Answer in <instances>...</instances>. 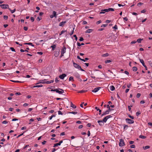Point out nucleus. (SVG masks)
I'll use <instances>...</instances> for the list:
<instances>
[{
    "label": "nucleus",
    "mask_w": 152,
    "mask_h": 152,
    "mask_svg": "<svg viewBox=\"0 0 152 152\" xmlns=\"http://www.w3.org/2000/svg\"><path fill=\"white\" fill-rule=\"evenodd\" d=\"M125 121L126 123L130 124H132L134 123V121L133 120L129 118H126Z\"/></svg>",
    "instance_id": "1"
},
{
    "label": "nucleus",
    "mask_w": 152,
    "mask_h": 152,
    "mask_svg": "<svg viewBox=\"0 0 152 152\" xmlns=\"http://www.w3.org/2000/svg\"><path fill=\"white\" fill-rule=\"evenodd\" d=\"M112 117V116L111 115H108L106 116L103 120V121L104 122L106 123L107 121V120L109 118Z\"/></svg>",
    "instance_id": "2"
},
{
    "label": "nucleus",
    "mask_w": 152,
    "mask_h": 152,
    "mask_svg": "<svg viewBox=\"0 0 152 152\" xmlns=\"http://www.w3.org/2000/svg\"><path fill=\"white\" fill-rule=\"evenodd\" d=\"M112 117V116L111 115H108L106 116L103 120V121L104 122L106 123L107 121V120L109 118Z\"/></svg>",
    "instance_id": "3"
},
{
    "label": "nucleus",
    "mask_w": 152,
    "mask_h": 152,
    "mask_svg": "<svg viewBox=\"0 0 152 152\" xmlns=\"http://www.w3.org/2000/svg\"><path fill=\"white\" fill-rule=\"evenodd\" d=\"M112 117V116L111 115H108L106 116L103 120V121L104 122L106 123L107 121V120L109 118Z\"/></svg>",
    "instance_id": "4"
},
{
    "label": "nucleus",
    "mask_w": 152,
    "mask_h": 152,
    "mask_svg": "<svg viewBox=\"0 0 152 152\" xmlns=\"http://www.w3.org/2000/svg\"><path fill=\"white\" fill-rule=\"evenodd\" d=\"M125 145L124 142V140L123 139H121L120 140V142L119 143V145L120 147L124 146Z\"/></svg>",
    "instance_id": "5"
},
{
    "label": "nucleus",
    "mask_w": 152,
    "mask_h": 152,
    "mask_svg": "<svg viewBox=\"0 0 152 152\" xmlns=\"http://www.w3.org/2000/svg\"><path fill=\"white\" fill-rule=\"evenodd\" d=\"M75 76L78 79V80L80 81H82V79L80 78V75L78 73H75Z\"/></svg>",
    "instance_id": "6"
},
{
    "label": "nucleus",
    "mask_w": 152,
    "mask_h": 152,
    "mask_svg": "<svg viewBox=\"0 0 152 152\" xmlns=\"http://www.w3.org/2000/svg\"><path fill=\"white\" fill-rule=\"evenodd\" d=\"M0 6L3 9L8 8L9 5L7 4H2L0 5Z\"/></svg>",
    "instance_id": "7"
},
{
    "label": "nucleus",
    "mask_w": 152,
    "mask_h": 152,
    "mask_svg": "<svg viewBox=\"0 0 152 152\" xmlns=\"http://www.w3.org/2000/svg\"><path fill=\"white\" fill-rule=\"evenodd\" d=\"M56 93H58L59 94H61L64 93V90L61 88L57 89Z\"/></svg>",
    "instance_id": "8"
},
{
    "label": "nucleus",
    "mask_w": 152,
    "mask_h": 152,
    "mask_svg": "<svg viewBox=\"0 0 152 152\" xmlns=\"http://www.w3.org/2000/svg\"><path fill=\"white\" fill-rule=\"evenodd\" d=\"M101 88V87H98L95 88L94 90L92 91L93 92L96 93Z\"/></svg>",
    "instance_id": "9"
},
{
    "label": "nucleus",
    "mask_w": 152,
    "mask_h": 152,
    "mask_svg": "<svg viewBox=\"0 0 152 152\" xmlns=\"http://www.w3.org/2000/svg\"><path fill=\"white\" fill-rule=\"evenodd\" d=\"M63 142V140L60 141L58 143L54 144L53 147H55L58 145H60L61 143Z\"/></svg>",
    "instance_id": "10"
},
{
    "label": "nucleus",
    "mask_w": 152,
    "mask_h": 152,
    "mask_svg": "<svg viewBox=\"0 0 152 152\" xmlns=\"http://www.w3.org/2000/svg\"><path fill=\"white\" fill-rule=\"evenodd\" d=\"M73 64L74 66L76 68L79 69V68H80V66L75 62L73 63Z\"/></svg>",
    "instance_id": "11"
},
{
    "label": "nucleus",
    "mask_w": 152,
    "mask_h": 152,
    "mask_svg": "<svg viewBox=\"0 0 152 152\" xmlns=\"http://www.w3.org/2000/svg\"><path fill=\"white\" fill-rule=\"evenodd\" d=\"M66 48L64 46L61 50V53L62 54H64L66 53Z\"/></svg>",
    "instance_id": "12"
},
{
    "label": "nucleus",
    "mask_w": 152,
    "mask_h": 152,
    "mask_svg": "<svg viewBox=\"0 0 152 152\" xmlns=\"http://www.w3.org/2000/svg\"><path fill=\"white\" fill-rule=\"evenodd\" d=\"M98 123L99 124V125L101 126H103L104 125V122L103 121L99 120L97 121Z\"/></svg>",
    "instance_id": "13"
},
{
    "label": "nucleus",
    "mask_w": 152,
    "mask_h": 152,
    "mask_svg": "<svg viewBox=\"0 0 152 152\" xmlns=\"http://www.w3.org/2000/svg\"><path fill=\"white\" fill-rule=\"evenodd\" d=\"M66 76L65 74H63L59 76V77L61 79H63Z\"/></svg>",
    "instance_id": "14"
},
{
    "label": "nucleus",
    "mask_w": 152,
    "mask_h": 152,
    "mask_svg": "<svg viewBox=\"0 0 152 152\" xmlns=\"http://www.w3.org/2000/svg\"><path fill=\"white\" fill-rule=\"evenodd\" d=\"M109 111L107 110L105 112L103 113V114L101 115V116H102L107 114H109Z\"/></svg>",
    "instance_id": "15"
},
{
    "label": "nucleus",
    "mask_w": 152,
    "mask_h": 152,
    "mask_svg": "<svg viewBox=\"0 0 152 152\" xmlns=\"http://www.w3.org/2000/svg\"><path fill=\"white\" fill-rule=\"evenodd\" d=\"M66 23V21H62L60 22L59 24V26H63L64 24Z\"/></svg>",
    "instance_id": "16"
},
{
    "label": "nucleus",
    "mask_w": 152,
    "mask_h": 152,
    "mask_svg": "<svg viewBox=\"0 0 152 152\" xmlns=\"http://www.w3.org/2000/svg\"><path fill=\"white\" fill-rule=\"evenodd\" d=\"M140 62L142 64L143 66H144V65H145L144 63V62L143 59H140Z\"/></svg>",
    "instance_id": "17"
},
{
    "label": "nucleus",
    "mask_w": 152,
    "mask_h": 152,
    "mask_svg": "<svg viewBox=\"0 0 152 152\" xmlns=\"http://www.w3.org/2000/svg\"><path fill=\"white\" fill-rule=\"evenodd\" d=\"M25 45H30L32 47H34V45H33L32 43L31 42H28V43H24Z\"/></svg>",
    "instance_id": "18"
},
{
    "label": "nucleus",
    "mask_w": 152,
    "mask_h": 152,
    "mask_svg": "<svg viewBox=\"0 0 152 152\" xmlns=\"http://www.w3.org/2000/svg\"><path fill=\"white\" fill-rule=\"evenodd\" d=\"M110 89L112 91H113L115 89V87L113 86H111L110 87Z\"/></svg>",
    "instance_id": "19"
},
{
    "label": "nucleus",
    "mask_w": 152,
    "mask_h": 152,
    "mask_svg": "<svg viewBox=\"0 0 152 152\" xmlns=\"http://www.w3.org/2000/svg\"><path fill=\"white\" fill-rule=\"evenodd\" d=\"M54 82L53 80H51L50 81H47L46 82V83L47 84H49L53 83Z\"/></svg>",
    "instance_id": "20"
},
{
    "label": "nucleus",
    "mask_w": 152,
    "mask_h": 152,
    "mask_svg": "<svg viewBox=\"0 0 152 152\" xmlns=\"http://www.w3.org/2000/svg\"><path fill=\"white\" fill-rule=\"evenodd\" d=\"M8 9L12 13H14L16 11V9L15 8L13 10H11L10 8H8Z\"/></svg>",
    "instance_id": "21"
},
{
    "label": "nucleus",
    "mask_w": 152,
    "mask_h": 152,
    "mask_svg": "<svg viewBox=\"0 0 152 152\" xmlns=\"http://www.w3.org/2000/svg\"><path fill=\"white\" fill-rule=\"evenodd\" d=\"M109 54L106 53L104 54H103L102 55V57H106L109 56Z\"/></svg>",
    "instance_id": "22"
},
{
    "label": "nucleus",
    "mask_w": 152,
    "mask_h": 152,
    "mask_svg": "<svg viewBox=\"0 0 152 152\" xmlns=\"http://www.w3.org/2000/svg\"><path fill=\"white\" fill-rule=\"evenodd\" d=\"M71 107L73 108H76V106L73 104L72 102H71Z\"/></svg>",
    "instance_id": "23"
},
{
    "label": "nucleus",
    "mask_w": 152,
    "mask_h": 152,
    "mask_svg": "<svg viewBox=\"0 0 152 152\" xmlns=\"http://www.w3.org/2000/svg\"><path fill=\"white\" fill-rule=\"evenodd\" d=\"M56 46L55 45H53L51 46V47L52 48V50H54L55 48H56Z\"/></svg>",
    "instance_id": "24"
},
{
    "label": "nucleus",
    "mask_w": 152,
    "mask_h": 152,
    "mask_svg": "<svg viewBox=\"0 0 152 152\" xmlns=\"http://www.w3.org/2000/svg\"><path fill=\"white\" fill-rule=\"evenodd\" d=\"M93 30L92 29H88L86 31V33H90L92 32V31Z\"/></svg>",
    "instance_id": "25"
},
{
    "label": "nucleus",
    "mask_w": 152,
    "mask_h": 152,
    "mask_svg": "<svg viewBox=\"0 0 152 152\" xmlns=\"http://www.w3.org/2000/svg\"><path fill=\"white\" fill-rule=\"evenodd\" d=\"M42 86V85L41 84L39 85H37L36 86H33V88H36V87H40Z\"/></svg>",
    "instance_id": "26"
},
{
    "label": "nucleus",
    "mask_w": 152,
    "mask_h": 152,
    "mask_svg": "<svg viewBox=\"0 0 152 152\" xmlns=\"http://www.w3.org/2000/svg\"><path fill=\"white\" fill-rule=\"evenodd\" d=\"M137 68L136 66H134L132 67V70L134 71H136L137 70Z\"/></svg>",
    "instance_id": "27"
},
{
    "label": "nucleus",
    "mask_w": 152,
    "mask_h": 152,
    "mask_svg": "<svg viewBox=\"0 0 152 152\" xmlns=\"http://www.w3.org/2000/svg\"><path fill=\"white\" fill-rule=\"evenodd\" d=\"M69 81H74V77L72 76H70L69 78Z\"/></svg>",
    "instance_id": "28"
},
{
    "label": "nucleus",
    "mask_w": 152,
    "mask_h": 152,
    "mask_svg": "<svg viewBox=\"0 0 152 152\" xmlns=\"http://www.w3.org/2000/svg\"><path fill=\"white\" fill-rule=\"evenodd\" d=\"M53 15L55 18H56V12L55 11H53Z\"/></svg>",
    "instance_id": "29"
},
{
    "label": "nucleus",
    "mask_w": 152,
    "mask_h": 152,
    "mask_svg": "<svg viewBox=\"0 0 152 152\" xmlns=\"http://www.w3.org/2000/svg\"><path fill=\"white\" fill-rule=\"evenodd\" d=\"M150 148V146L148 145H147L143 147V148L145 150H146L149 148Z\"/></svg>",
    "instance_id": "30"
},
{
    "label": "nucleus",
    "mask_w": 152,
    "mask_h": 152,
    "mask_svg": "<svg viewBox=\"0 0 152 152\" xmlns=\"http://www.w3.org/2000/svg\"><path fill=\"white\" fill-rule=\"evenodd\" d=\"M108 12L109 11H114V9L112 8H109L108 9Z\"/></svg>",
    "instance_id": "31"
},
{
    "label": "nucleus",
    "mask_w": 152,
    "mask_h": 152,
    "mask_svg": "<svg viewBox=\"0 0 152 152\" xmlns=\"http://www.w3.org/2000/svg\"><path fill=\"white\" fill-rule=\"evenodd\" d=\"M77 58H78V59H79L80 60H81L82 61H83L84 62H85V60H84V59L81 58L79 56H77Z\"/></svg>",
    "instance_id": "32"
},
{
    "label": "nucleus",
    "mask_w": 152,
    "mask_h": 152,
    "mask_svg": "<svg viewBox=\"0 0 152 152\" xmlns=\"http://www.w3.org/2000/svg\"><path fill=\"white\" fill-rule=\"evenodd\" d=\"M128 127V126L126 125H124V129L125 130L127 129Z\"/></svg>",
    "instance_id": "33"
},
{
    "label": "nucleus",
    "mask_w": 152,
    "mask_h": 152,
    "mask_svg": "<svg viewBox=\"0 0 152 152\" xmlns=\"http://www.w3.org/2000/svg\"><path fill=\"white\" fill-rule=\"evenodd\" d=\"M146 137L144 136H143V135H140V136H139V138H142V139H145V138Z\"/></svg>",
    "instance_id": "34"
},
{
    "label": "nucleus",
    "mask_w": 152,
    "mask_h": 152,
    "mask_svg": "<svg viewBox=\"0 0 152 152\" xmlns=\"http://www.w3.org/2000/svg\"><path fill=\"white\" fill-rule=\"evenodd\" d=\"M112 61L111 60H106L105 61V62L106 64H108L110 63Z\"/></svg>",
    "instance_id": "35"
},
{
    "label": "nucleus",
    "mask_w": 152,
    "mask_h": 152,
    "mask_svg": "<svg viewBox=\"0 0 152 152\" xmlns=\"http://www.w3.org/2000/svg\"><path fill=\"white\" fill-rule=\"evenodd\" d=\"M142 39H141L139 38V39H137V41H137V42L138 43H140L141 42V40H142Z\"/></svg>",
    "instance_id": "36"
},
{
    "label": "nucleus",
    "mask_w": 152,
    "mask_h": 152,
    "mask_svg": "<svg viewBox=\"0 0 152 152\" xmlns=\"http://www.w3.org/2000/svg\"><path fill=\"white\" fill-rule=\"evenodd\" d=\"M69 113L72 114L74 115L77 114V113L76 112H72L68 113Z\"/></svg>",
    "instance_id": "37"
},
{
    "label": "nucleus",
    "mask_w": 152,
    "mask_h": 152,
    "mask_svg": "<svg viewBox=\"0 0 152 152\" xmlns=\"http://www.w3.org/2000/svg\"><path fill=\"white\" fill-rule=\"evenodd\" d=\"M59 54V52H58V53L56 52L54 54V56L55 57H57L58 56Z\"/></svg>",
    "instance_id": "38"
},
{
    "label": "nucleus",
    "mask_w": 152,
    "mask_h": 152,
    "mask_svg": "<svg viewBox=\"0 0 152 152\" xmlns=\"http://www.w3.org/2000/svg\"><path fill=\"white\" fill-rule=\"evenodd\" d=\"M66 30H65V31L62 30V31L61 32V33L59 34V35H61L62 34H63L65 32H66Z\"/></svg>",
    "instance_id": "39"
},
{
    "label": "nucleus",
    "mask_w": 152,
    "mask_h": 152,
    "mask_svg": "<svg viewBox=\"0 0 152 152\" xmlns=\"http://www.w3.org/2000/svg\"><path fill=\"white\" fill-rule=\"evenodd\" d=\"M113 28L115 30H117L118 29V26L116 25H115L113 27Z\"/></svg>",
    "instance_id": "40"
},
{
    "label": "nucleus",
    "mask_w": 152,
    "mask_h": 152,
    "mask_svg": "<svg viewBox=\"0 0 152 152\" xmlns=\"http://www.w3.org/2000/svg\"><path fill=\"white\" fill-rule=\"evenodd\" d=\"M74 29H75V28H73V29L72 30V31L70 33V35L71 36L72 35V34H73L74 32Z\"/></svg>",
    "instance_id": "41"
},
{
    "label": "nucleus",
    "mask_w": 152,
    "mask_h": 152,
    "mask_svg": "<svg viewBox=\"0 0 152 152\" xmlns=\"http://www.w3.org/2000/svg\"><path fill=\"white\" fill-rule=\"evenodd\" d=\"M11 81L12 82H15V83H22V82H21V81H18V80H11Z\"/></svg>",
    "instance_id": "42"
},
{
    "label": "nucleus",
    "mask_w": 152,
    "mask_h": 152,
    "mask_svg": "<svg viewBox=\"0 0 152 152\" xmlns=\"http://www.w3.org/2000/svg\"><path fill=\"white\" fill-rule=\"evenodd\" d=\"M10 49L12 51L15 52V49L13 48H12V47L10 48Z\"/></svg>",
    "instance_id": "43"
},
{
    "label": "nucleus",
    "mask_w": 152,
    "mask_h": 152,
    "mask_svg": "<svg viewBox=\"0 0 152 152\" xmlns=\"http://www.w3.org/2000/svg\"><path fill=\"white\" fill-rule=\"evenodd\" d=\"M42 19L41 17H38L37 18V21H39Z\"/></svg>",
    "instance_id": "44"
},
{
    "label": "nucleus",
    "mask_w": 152,
    "mask_h": 152,
    "mask_svg": "<svg viewBox=\"0 0 152 152\" xmlns=\"http://www.w3.org/2000/svg\"><path fill=\"white\" fill-rule=\"evenodd\" d=\"M8 123V122L6 121H4L2 122V123L4 124H6Z\"/></svg>",
    "instance_id": "45"
},
{
    "label": "nucleus",
    "mask_w": 152,
    "mask_h": 152,
    "mask_svg": "<svg viewBox=\"0 0 152 152\" xmlns=\"http://www.w3.org/2000/svg\"><path fill=\"white\" fill-rule=\"evenodd\" d=\"M79 41H83L84 40L83 38L82 37H80V38Z\"/></svg>",
    "instance_id": "46"
},
{
    "label": "nucleus",
    "mask_w": 152,
    "mask_h": 152,
    "mask_svg": "<svg viewBox=\"0 0 152 152\" xmlns=\"http://www.w3.org/2000/svg\"><path fill=\"white\" fill-rule=\"evenodd\" d=\"M141 96V94L140 93L137 94V98H139Z\"/></svg>",
    "instance_id": "47"
},
{
    "label": "nucleus",
    "mask_w": 152,
    "mask_h": 152,
    "mask_svg": "<svg viewBox=\"0 0 152 152\" xmlns=\"http://www.w3.org/2000/svg\"><path fill=\"white\" fill-rule=\"evenodd\" d=\"M137 42V41L135 40H134L133 41H132L131 42V44H135Z\"/></svg>",
    "instance_id": "48"
},
{
    "label": "nucleus",
    "mask_w": 152,
    "mask_h": 152,
    "mask_svg": "<svg viewBox=\"0 0 152 152\" xmlns=\"http://www.w3.org/2000/svg\"><path fill=\"white\" fill-rule=\"evenodd\" d=\"M107 26V24H102L101 26V27H105Z\"/></svg>",
    "instance_id": "49"
},
{
    "label": "nucleus",
    "mask_w": 152,
    "mask_h": 152,
    "mask_svg": "<svg viewBox=\"0 0 152 152\" xmlns=\"http://www.w3.org/2000/svg\"><path fill=\"white\" fill-rule=\"evenodd\" d=\"M102 22V21L101 20H99V21H97L96 22V24H100V23H101Z\"/></svg>",
    "instance_id": "50"
},
{
    "label": "nucleus",
    "mask_w": 152,
    "mask_h": 152,
    "mask_svg": "<svg viewBox=\"0 0 152 152\" xmlns=\"http://www.w3.org/2000/svg\"><path fill=\"white\" fill-rule=\"evenodd\" d=\"M4 18L5 20H7L8 18V16L7 15L4 16Z\"/></svg>",
    "instance_id": "51"
},
{
    "label": "nucleus",
    "mask_w": 152,
    "mask_h": 152,
    "mask_svg": "<svg viewBox=\"0 0 152 152\" xmlns=\"http://www.w3.org/2000/svg\"><path fill=\"white\" fill-rule=\"evenodd\" d=\"M130 147L131 148H135V145H131L130 146Z\"/></svg>",
    "instance_id": "52"
},
{
    "label": "nucleus",
    "mask_w": 152,
    "mask_h": 152,
    "mask_svg": "<svg viewBox=\"0 0 152 152\" xmlns=\"http://www.w3.org/2000/svg\"><path fill=\"white\" fill-rule=\"evenodd\" d=\"M15 94L16 95H20L21 94L20 92H17Z\"/></svg>",
    "instance_id": "53"
},
{
    "label": "nucleus",
    "mask_w": 152,
    "mask_h": 152,
    "mask_svg": "<svg viewBox=\"0 0 152 152\" xmlns=\"http://www.w3.org/2000/svg\"><path fill=\"white\" fill-rule=\"evenodd\" d=\"M59 80H58V78L57 77H56V78H55V81L56 82V83H57L59 81Z\"/></svg>",
    "instance_id": "54"
},
{
    "label": "nucleus",
    "mask_w": 152,
    "mask_h": 152,
    "mask_svg": "<svg viewBox=\"0 0 152 152\" xmlns=\"http://www.w3.org/2000/svg\"><path fill=\"white\" fill-rule=\"evenodd\" d=\"M102 11H104L105 12H108V9H104V10H102Z\"/></svg>",
    "instance_id": "55"
},
{
    "label": "nucleus",
    "mask_w": 152,
    "mask_h": 152,
    "mask_svg": "<svg viewBox=\"0 0 152 152\" xmlns=\"http://www.w3.org/2000/svg\"><path fill=\"white\" fill-rule=\"evenodd\" d=\"M143 4V3H142L141 2H139L137 4V5L138 6H141Z\"/></svg>",
    "instance_id": "56"
},
{
    "label": "nucleus",
    "mask_w": 152,
    "mask_h": 152,
    "mask_svg": "<svg viewBox=\"0 0 152 152\" xmlns=\"http://www.w3.org/2000/svg\"><path fill=\"white\" fill-rule=\"evenodd\" d=\"M129 117L132 119H134V117L133 116H131L130 115H128Z\"/></svg>",
    "instance_id": "57"
},
{
    "label": "nucleus",
    "mask_w": 152,
    "mask_h": 152,
    "mask_svg": "<svg viewBox=\"0 0 152 152\" xmlns=\"http://www.w3.org/2000/svg\"><path fill=\"white\" fill-rule=\"evenodd\" d=\"M140 112H137L136 113V115L137 116H138L139 115H140Z\"/></svg>",
    "instance_id": "58"
},
{
    "label": "nucleus",
    "mask_w": 152,
    "mask_h": 152,
    "mask_svg": "<svg viewBox=\"0 0 152 152\" xmlns=\"http://www.w3.org/2000/svg\"><path fill=\"white\" fill-rule=\"evenodd\" d=\"M58 115H62L63 114L62 113V112L60 111H58Z\"/></svg>",
    "instance_id": "59"
},
{
    "label": "nucleus",
    "mask_w": 152,
    "mask_h": 152,
    "mask_svg": "<svg viewBox=\"0 0 152 152\" xmlns=\"http://www.w3.org/2000/svg\"><path fill=\"white\" fill-rule=\"evenodd\" d=\"M26 126H23L21 128V129L22 130H23L26 129Z\"/></svg>",
    "instance_id": "60"
},
{
    "label": "nucleus",
    "mask_w": 152,
    "mask_h": 152,
    "mask_svg": "<svg viewBox=\"0 0 152 152\" xmlns=\"http://www.w3.org/2000/svg\"><path fill=\"white\" fill-rule=\"evenodd\" d=\"M28 104L26 103H25L24 104H23V106L24 107H26V106H28Z\"/></svg>",
    "instance_id": "61"
},
{
    "label": "nucleus",
    "mask_w": 152,
    "mask_h": 152,
    "mask_svg": "<svg viewBox=\"0 0 152 152\" xmlns=\"http://www.w3.org/2000/svg\"><path fill=\"white\" fill-rule=\"evenodd\" d=\"M23 29H24V30H25L26 31H27L28 30V28L27 27H26V26L24 27L23 28Z\"/></svg>",
    "instance_id": "62"
},
{
    "label": "nucleus",
    "mask_w": 152,
    "mask_h": 152,
    "mask_svg": "<svg viewBox=\"0 0 152 152\" xmlns=\"http://www.w3.org/2000/svg\"><path fill=\"white\" fill-rule=\"evenodd\" d=\"M31 20L32 22H33L34 20V19L33 17H31Z\"/></svg>",
    "instance_id": "63"
},
{
    "label": "nucleus",
    "mask_w": 152,
    "mask_h": 152,
    "mask_svg": "<svg viewBox=\"0 0 152 152\" xmlns=\"http://www.w3.org/2000/svg\"><path fill=\"white\" fill-rule=\"evenodd\" d=\"M87 23V22L86 21H83V25H85Z\"/></svg>",
    "instance_id": "64"
}]
</instances>
